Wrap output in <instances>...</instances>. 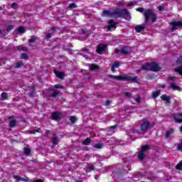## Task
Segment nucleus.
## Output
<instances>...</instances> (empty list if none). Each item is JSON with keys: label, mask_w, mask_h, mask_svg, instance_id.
Listing matches in <instances>:
<instances>
[{"label": "nucleus", "mask_w": 182, "mask_h": 182, "mask_svg": "<svg viewBox=\"0 0 182 182\" xmlns=\"http://www.w3.org/2000/svg\"><path fill=\"white\" fill-rule=\"evenodd\" d=\"M112 16L115 18V19H117L119 18H124V19H126V21H129V19L131 18L130 13L127 9H117L114 10L112 11Z\"/></svg>", "instance_id": "obj_1"}, {"label": "nucleus", "mask_w": 182, "mask_h": 182, "mask_svg": "<svg viewBox=\"0 0 182 182\" xmlns=\"http://www.w3.org/2000/svg\"><path fill=\"white\" fill-rule=\"evenodd\" d=\"M144 16L145 18V23H147L150 19L153 23L157 21V14L154 12V10L151 9L144 10Z\"/></svg>", "instance_id": "obj_2"}, {"label": "nucleus", "mask_w": 182, "mask_h": 182, "mask_svg": "<svg viewBox=\"0 0 182 182\" xmlns=\"http://www.w3.org/2000/svg\"><path fill=\"white\" fill-rule=\"evenodd\" d=\"M149 149H150V145L142 146L138 153V159H139V160L143 161V160H144V156H145L144 153H146V151H147V150H149Z\"/></svg>", "instance_id": "obj_3"}, {"label": "nucleus", "mask_w": 182, "mask_h": 182, "mask_svg": "<svg viewBox=\"0 0 182 182\" xmlns=\"http://www.w3.org/2000/svg\"><path fill=\"white\" fill-rule=\"evenodd\" d=\"M153 128V125L149 121H144L140 125V130L146 133L149 129Z\"/></svg>", "instance_id": "obj_4"}, {"label": "nucleus", "mask_w": 182, "mask_h": 182, "mask_svg": "<svg viewBox=\"0 0 182 182\" xmlns=\"http://www.w3.org/2000/svg\"><path fill=\"white\" fill-rule=\"evenodd\" d=\"M121 55H124V56H127L132 53V47L129 46H123L120 50Z\"/></svg>", "instance_id": "obj_5"}, {"label": "nucleus", "mask_w": 182, "mask_h": 182, "mask_svg": "<svg viewBox=\"0 0 182 182\" xmlns=\"http://www.w3.org/2000/svg\"><path fill=\"white\" fill-rule=\"evenodd\" d=\"M170 25H171V31L174 32V31H177V28L182 27V22L181 21H171L170 23Z\"/></svg>", "instance_id": "obj_6"}, {"label": "nucleus", "mask_w": 182, "mask_h": 182, "mask_svg": "<svg viewBox=\"0 0 182 182\" xmlns=\"http://www.w3.org/2000/svg\"><path fill=\"white\" fill-rule=\"evenodd\" d=\"M62 117H63V115L61 112H53L51 115V119L53 120H55V122H59L60 120H62Z\"/></svg>", "instance_id": "obj_7"}, {"label": "nucleus", "mask_w": 182, "mask_h": 182, "mask_svg": "<svg viewBox=\"0 0 182 182\" xmlns=\"http://www.w3.org/2000/svg\"><path fill=\"white\" fill-rule=\"evenodd\" d=\"M107 50V46L105 44L98 45L96 52L99 53V55H102V53H105Z\"/></svg>", "instance_id": "obj_8"}, {"label": "nucleus", "mask_w": 182, "mask_h": 182, "mask_svg": "<svg viewBox=\"0 0 182 182\" xmlns=\"http://www.w3.org/2000/svg\"><path fill=\"white\" fill-rule=\"evenodd\" d=\"M124 80L126 82H132L133 83H137L139 82L137 77H133L129 75H124Z\"/></svg>", "instance_id": "obj_9"}, {"label": "nucleus", "mask_w": 182, "mask_h": 182, "mask_svg": "<svg viewBox=\"0 0 182 182\" xmlns=\"http://www.w3.org/2000/svg\"><path fill=\"white\" fill-rule=\"evenodd\" d=\"M150 70L151 72H160L161 70V67L156 63H150Z\"/></svg>", "instance_id": "obj_10"}, {"label": "nucleus", "mask_w": 182, "mask_h": 182, "mask_svg": "<svg viewBox=\"0 0 182 182\" xmlns=\"http://www.w3.org/2000/svg\"><path fill=\"white\" fill-rule=\"evenodd\" d=\"M7 119L10 120L9 123V127H15L16 126V120H15L14 116H9Z\"/></svg>", "instance_id": "obj_11"}, {"label": "nucleus", "mask_w": 182, "mask_h": 182, "mask_svg": "<svg viewBox=\"0 0 182 182\" xmlns=\"http://www.w3.org/2000/svg\"><path fill=\"white\" fill-rule=\"evenodd\" d=\"M173 119L176 123H182V113L174 114Z\"/></svg>", "instance_id": "obj_12"}, {"label": "nucleus", "mask_w": 182, "mask_h": 182, "mask_svg": "<svg viewBox=\"0 0 182 182\" xmlns=\"http://www.w3.org/2000/svg\"><path fill=\"white\" fill-rule=\"evenodd\" d=\"M50 92H50V97H58L59 96V95H60V92L59 91H56V90L55 89H52V90H50Z\"/></svg>", "instance_id": "obj_13"}, {"label": "nucleus", "mask_w": 182, "mask_h": 182, "mask_svg": "<svg viewBox=\"0 0 182 182\" xmlns=\"http://www.w3.org/2000/svg\"><path fill=\"white\" fill-rule=\"evenodd\" d=\"M54 73L57 76V77H58V79H64L65 76H66L65 73L59 72V71H58L56 70H54Z\"/></svg>", "instance_id": "obj_14"}, {"label": "nucleus", "mask_w": 182, "mask_h": 182, "mask_svg": "<svg viewBox=\"0 0 182 182\" xmlns=\"http://www.w3.org/2000/svg\"><path fill=\"white\" fill-rule=\"evenodd\" d=\"M171 89H173V90H178V92H181V87L180 86L176 85L174 82H169Z\"/></svg>", "instance_id": "obj_15"}, {"label": "nucleus", "mask_w": 182, "mask_h": 182, "mask_svg": "<svg viewBox=\"0 0 182 182\" xmlns=\"http://www.w3.org/2000/svg\"><path fill=\"white\" fill-rule=\"evenodd\" d=\"M102 16L112 17L113 16V11L109 10H104L102 14Z\"/></svg>", "instance_id": "obj_16"}, {"label": "nucleus", "mask_w": 182, "mask_h": 182, "mask_svg": "<svg viewBox=\"0 0 182 182\" xmlns=\"http://www.w3.org/2000/svg\"><path fill=\"white\" fill-rule=\"evenodd\" d=\"M13 178H14L15 180H17V181H29V178H22L18 175H14L13 176Z\"/></svg>", "instance_id": "obj_17"}, {"label": "nucleus", "mask_w": 182, "mask_h": 182, "mask_svg": "<svg viewBox=\"0 0 182 182\" xmlns=\"http://www.w3.org/2000/svg\"><path fill=\"white\" fill-rule=\"evenodd\" d=\"M112 28H114L115 29L116 27V23H114V20L113 19H110L108 21V31H110V29H112Z\"/></svg>", "instance_id": "obj_18"}, {"label": "nucleus", "mask_w": 182, "mask_h": 182, "mask_svg": "<svg viewBox=\"0 0 182 182\" xmlns=\"http://www.w3.org/2000/svg\"><path fill=\"white\" fill-rule=\"evenodd\" d=\"M161 100H164V102H166V103L170 104L171 102V97L170 96H167V95H163L161 97Z\"/></svg>", "instance_id": "obj_19"}, {"label": "nucleus", "mask_w": 182, "mask_h": 182, "mask_svg": "<svg viewBox=\"0 0 182 182\" xmlns=\"http://www.w3.org/2000/svg\"><path fill=\"white\" fill-rule=\"evenodd\" d=\"M112 79H114L115 80H124V75H110Z\"/></svg>", "instance_id": "obj_20"}, {"label": "nucleus", "mask_w": 182, "mask_h": 182, "mask_svg": "<svg viewBox=\"0 0 182 182\" xmlns=\"http://www.w3.org/2000/svg\"><path fill=\"white\" fill-rule=\"evenodd\" d=\"M37 38L36 36H31V38L28 39V43H30V46H32V43H35V42H36L37 41Z\"/></svg>", "instance_id": "obj_21"}, {"label": "nucleus", "mask_w": 182, "mask_h": 182, "mask_svg": "<svg viewBox=\"0 0 182 182\" xmlns=\"http://www.w3.org/2000/svg\"><path fill=\"white\" fill-rule=\"evenodd\" d=\"M144 29H146V27H144V26L138 25L135 27V31L137 33H140L141 32V31H144Z\"/></svg>", "instance_id": "obj_22"}, {"label": "nucleus", "mask_w": 182, "mask_h": 182, "mask_svg": "<svg viewBox=\"0 0 182 182\" xmlns=\"http://www.w3.org/2000/svg\"><path fill=\"white\" fill-rule=\"evenodd\" d=\"M90 143H92L90 137H87L84 141H82V144H83L84 146H89Z\"/></svg>", "instance_id": "obj_23"}, {"label": "nucleus", "mask_w": 182, "mask_h": 182, "mask_svg": "<svg viewBox=\"0 0 182 182\" xmlns=\"http://www.w3.org/2000/svg\"><path fill=\"white\" fill-rule=\"evenodd\" d=\"M17 50H23V52H28V48L23 45H20L16 47Z\"/></svg>", "instance_id": "obj_24"}, {"label": "nucleus", "mask_w": 182, "mask_h": 182, "mask_svg": "<svg viewBox=\"0 0 182 182\" xmlns=\"http://www.w3.org/2000/svg\"><path fill=\"white\" fill-rule=\"evenodd\" d=\"M31 90L28 93V96L30 97H33V96H35V95H36V92L35 91V87H31Z\"/></svg>", "instance_id": "obj_25"}, {"label": "nucleus", "mask_w": 182, "mask_h": 182, "mask_svg": "<svg viewBox=\"0 0 182 182\" xmlns=\"http://www.w3.org/2000/svg\"><path fill=\"white\" fill-rule=\"evenodd\" d=\"M90 70H97L99 69V65L96 64H91L89 65Z\"/></svg>", "instance_id": "obj_26"}, {"label": "nucleus", "mask_w": 182, "mask_h": 182, "mask_svg": "<svg viewBox=\"0 0 182 182\" xmlns=\"http://www.w3.org/2000/svg\"><path fill=\"white\" fill-rule=\"evenodd\" d=\"M134 99L135 102L139 103V105H140V103H141V97L139 95H136L134 97Z\"/></svg>", "instance_id": "obj_27"}, {"label": "nucleus", "mask_w": 182, "mask_h": 182, "mask_svg": "<svg viewBox=\"0 0 182 182\" xmlns=\"http://www.w3.org/2000/svg\"><path fill=\"white\" fill-rule=\"evenodd\" d=\"M141 69L142 70H150V63L143 65Z\"/></svg>", "instance_id": "obj_28"}, {"label": "nucleus", "mask_w": 182, "mask_h": 182, "mask_svg": "<svg viewBox=\"0 0 182 182\" xmlns=\"http://www.w3.org/2000/svg\"><path fill=\"white\" fill-rule=\"evenodd\" d=\"M173 133H174V130L173 129H171L166 131V139H168V137H170V136H171V134H173Z\"/></svg>", "instance_id": "obj_29"}, {"label": "nucleus", "mask_w": 182, "mask_h": 182, "mask_svg": "<svg viewBox=\"0 0 182 182\" xmlns=\"http://www.w3.org/2000/svg\"><path fill=\"white\" fill-rule=\"evenodd\" d=\"M160 96V90L155 91L152 92V98L156 99Z\"/></svg>", "instance_id": "obj_30"}, {"label": "nucleus", "mask_w": 182, "mask_h": 182, "mask_svg": "<svg viewBox=\"0 0 182 182\" xmlns=\"http://www.w3.org/2000/svg\"><path fill=\"white\" fill-rule=\"evenodd\" d=\"M53 144H58L59 143V138L58 136H54L52 139Z\"/></svg>", "instance_id": "obj_31"}, {"label": "nucleus", "mask_w": 182, "mask_h": 182, "mask_svg": "<svg viewBox=\"0 0 182 182\" xmlns=\"http://www.w3.org/2000/svg\"><path fill=\"white\" fill-rule=\"evenodd\" d=\"M24 154L26 156H29V154H31V149H29L28 147H25L24 148Z\"/></svg>", "instance_id": "obj_32"}, {"label": "nucleus", "mask_w": 182, "mask_h": 182, "mask_svg": "<svg viewBox=\"0 0 182 182\" xmlns=\"http://www.w3.org/2000/svg\"><path fill=\"white\" fill-rule=\"evenodd\" d=\"M124 96H126V97H127L128 99H132V97H133V94H132V92H125Z\"/></svg>", "instance_id": "obj_33"}, {"label": "nucleus", "mask_w": 182, "mask_h": 182, "mask_svg": "<svg viewBox=\"0 0 182 182\" xmlns=\"http://www.w3.org/2000/svg\"><path fill=\"white\" fill-rule=\"evenodd\" d=\"M177 80V78L176 77V76H168V82H174Z\"/></svg>", "instance_id": "obj_34"}, {"label": "nucleus", "mask_w": 182, "mask_h": 182, "mask_svg": "<svg viewBox=\"0 0 182 182\" xmlns=\"http://www.w3.org/2000/svg\"><path fill=\"white\" fill-rule=\"evenodd\" d=\"M18 33H25V28L22 26H20L17 28Z\"/></svg>", "instance_id": "obj_35"}, {"label": "nucleus", "mask_w": 182, "mask_h": 182, "mask_svg": "<svg viewBox=\"0 0 182 182\" xmlns=\"http://www.w3.org/2000/svg\"><path fill=\"white\" fill-rule=\"evenodd\" d=\"M21 66H23V63H22V61H18L16 63V69H19Z\"/></svg>", "instance_id": "obj_36"}, {"label": "nucleus", "mask_w": 182, "mask_h": 182, "mask_svg": "<svg viewBox=\"0 0 182 182\" xmlns=\"http://www.w3.org/2000/svg\"><path fill=\"white\" fill-rule=\"evenodd\" d=\"M21 59H24L25 60L29 59V56H28V54L26 53H22L21 55Z\"/></svg>", "instance_id": "obj_37"}, {"label": "nucleus", "mask_w": 182, "mask_h": 182, "mask_svg": "<svg viewBox=\"0 0 182 182\" xmlns=\"http://www.w3.org/2000/svg\"><path fill=\"white\" fill-rule=\"evenodd\" d=\"M68 8L69 9H73L75 8H77V5H76L75 3H71L68 5Z\"/></svg>", "instance_id": "obj_38"}, {"label": "nucleus", "mask_w": 182, "mask_h": 182, "mask_svg": "<svg viewBox=\"0 0 182 182\" xmlns=\"http://www.w3.org/2000/svg\"><path fill=\"white\" fill-rule=\"evenodd\" d=\"M176 170H182V160L176 166Z\"/></svg>", "instance_id": "obj_39"}, {"label": "nucleus", "mask_w": 182, "mask_h": 182, "mask_svg": "<svg viewBox=\"0 0 182 182\" xmlns=\"http://www.w3.org/2000/svg\"><path fill=\"white\" fill-rule=\"evenodd\" d=\"M14 28H15V26L14 25H9L6 28V32H8V33L11 32V31H12V29H14Z\"/></svg>", "instance_id": "obj_40"}, {"label": "nucleus", "mask_w": 182, "mask_h": 182, "mask_svg": "<svg viewBox=\"0 0 182 182\" xmlns=\"http://www.w3.org/2000/svg\"><path fill=\"white\" fill-rule=\"evenodd\" d=\"M1 97H2L3 100H6V99H8V94L6 92H3L1 93Z\"/></svg>", "instance_id": "obj_41"}, {"label": "nucleus", "mask_w": 182, "mask_h": 182, "mask_svg": "<svg viewBox=\"0 0 182 182\" xmlns=\"http://www.w3.org/2000/svg\"><path fill=\"white\" fill-rule=\"evenodd\" d=\"M39 130H41V128H39L38 129H34V130L30 131L29 134H35V133H39Z\"/></svg>", "instance_id": "obj_42"}, {"label": "nucleus", "mask_w": 182, "mask_h": 182, "mask_svg": "<svg viewBox=\"0 0 182 182\" xmlns=\"http://www.w3.org/2000/svg\"><path fill=\"white\" fill-rule=\"evenodd\" d=\"M94 147L95 149H102V147H103V145L102 144L98 143V144H95Z\"/></svg>", "instance_id": "obj_43"}, {"label": "nucleus", "mask_w": 182, "mask_h": 182, "mask_svg": "<svg viewBox=\"0 0 182 182\" xmlns=\"http://www.w3.org/2000/svg\"><path fill=\"white\" fill-rule=\"evenodd\" d=\"M70 121L73 123H75L76 122V117L75 116H71L70 117Z\"/></svg>", "instance_id": "obj_44"}, {"label": "nucleus", "mask_w": 182, "mask_h": 182, "mask_svg": "<svg viewBox=\"0 0 182 182\" xmlns=\"http://www.w3.org/2000/svg\"><path fill=\"white\" fill-rule=\"evenodd\" d=\"M136 11H138V12H141V14H143V12L144 13V9H143V7H139V8H137L136 9Z\"/></svg>", "instance_id": "obj_45"}, {"label": "nucleus", "mask_w": 182, "mask_h": 182, "mask_svg": "<svg viewBox=\"0 0 182 182\" xmlns=\"http://www.w3.org/2000/svg\"><path fill=\"white\" fill-rule=\"evenodd\" d=\"M112 66L114 68H119V66H120V63L119 62H114L113 64H112Z\"/></svg>", "instance_id": "obj_46"}, {"label": "nucleus", "mask_w": 182, "mask_h": 182, "mask_svg": "<svg viewBox=\"0 0 182 182\" xmlns=\"http://www.w3.org/2000/svg\"><path fill=\"white\" fill-rule=\"evenodd\" d=\"M176 63L182 64V55L177 59Z\"/></svg>", "instance_id": "obj_47"}, {"label": "nucleus", "mask_w": 182, "mask_h": 182, "mask_svg": "<svg viewBox=\"0 0 182 182\" xmlns=\"http://www.w3.org/2000/svg\"><path fill=\"white\" fill-rule=\"evenodd\" d=\"M51 38L52 35L50 33H47L45 37L46 39H50Z\"/></svg>", "instance_id": "obj_48"}, {"label": "nucleus", "mask_w": 182, "mask_h": 182, "mask_svg": "<svg viewBox=\"0 0 182 182\" xmlns=\"http://www.w3.org/2000/svg\"><path fill=\"white\" fill-rule=\"evenodd\" d=\"M54 87H55V89H62L63 88V87H62V85L57 84L55 85H54Z\"/></svg>", "instance_id": "obj_49"}, {"label": "nucleus", "mask_w": 182, "mask_h": 182, "mask_svg": "<svg viewBox=\"0 0 182 182\" xmlns=\"http://www.w3.org/2000/svg\"><path fill=\"white\" fill-rule=\"evenodd\" d=\"M81 52H86V53H89V48H84L81 50Z\"/></svg>", "instance_id": "obj_50"}, {"label": "nucleus", "mask_w": 182, "mask_h": 182, "mask_svg": "<svg viewBox=\"0 0 182 182\" xmlns=\"http://www.w3.org/2000/svg\"><path fill=\"white\" fill-rule=\"evenodd\" d=\"M18 4H16V3H12L11 4V8H13L14 9H16V6Z\"/></svg>", "instance_id": "obj_51"}, {"label": "nucleus", "mask_w": 182, "mask_h": 182, "mask_svg": "<svg viewBox=\"0 0 182 182\" xmlns=\"http://www.w3.org/2000/svg\"><path fill=\"white\" fill-rule=\"evenodd\" d=\"M50 133H51V132L50 130H47V131H46L45 134H46V136H49V134H50Z\"/></svg>", "instance_id": "obj_52"}, {"label": "nucleus", "mask_w": 182, "mask_h": 182, "mask_svg": "<svg viewBox=\"0 0 182 182\" xmlns=\"http://www.w3.org/2000/svg\"><path fill=\"white\" fill-rule=\"evenodd\" d=\"M89 170H90V171L95 170V166H89Z\"/></svg>", "instance_id": "obj_53"}, {"label": "nucleus", "mask_w": 182, "mask_h": 182, "mask_svg": "<svg viewBox=\"0 0 182 182\" xmlns=\"http://www.w3.org/2000/svg\"><path fill=\"white\" fill-rule=\"evenodd\" d=\"M110 103H111L110 100H107L105 105H106V106H110Z\"/></svg>", "instance_id": "obj_54"}, {"label": "nucleus", "mask_w": 182, "mask_h": 182, "mask_svg": "<svg viewBox=\"0 0 182 182\" xmlns=\"http://www.w3.org/2000/svg\"><path fill=\"white\" fill-rule=\"evenodd\" d=\"M114 53H115V54L120 53V50H119V49H117V48L115 49Z\"/></svg>", "instance_id": "obj_55"}, {"label": "nucleus", "mask_w": 182, "mask_h": 182, "mask_svg": "<svg viewBox=\"0 0 182 182\" xmlns=\"http://www.w3.org/2000/svg\"><path fill=\"white\" fill-rule=\"evenodd\" d=\"M56 29H57L56 27H52V28H50V30L53 31V32H55Z\"/></svg>", "instance_id": "obj_56"}, {"label": "nucleus", "mask_w": 182, "mask_h": 182, "mask_svg": "<svg viewBox=\"0 0 182 182\" xmlns=\"http://www.w3.org/2000/svg\"><path fill=\"white\" fill-rule=\"evenodd\" d=\"M111 70L112 72H114V70H116V68H114L113 65H112Z\"/></svg>", "instance_id": "obj_57"}, {"label": "nucleus", "mask_w": 182, "mask_h": 182, "mask_svg": "<svg viewBox=\"0 0 182 182\" xmlns=\"http://www.w3.org/2000/svg\"><path fill=\"white\" fill-rule=\"evenodd\" d=\"M34 182H43L42 179H36Z\"/></svg>", "instance_id": "obj_58"}, {"label": "nucleus", "mask_w": 182, "mask_h": 182, "mask_svg": "<svg viewBox=\"0 0 182 182\" xmlns=\"http://www.w3.org/2000/svg\"><path fill=\"white\" fill-rule=\"evenodd\" d=\"M117 127V125L111 126L109 129H116Z\"/></svg>", "instance_id": "obj_59"}, {"label": "nucleus", "mask_w": 182, "mask_h": 182, "mask_svg": "<svg viewBox=\"0 0 182 182\" xmlns=\"http://www.w3.org/2000/svg\"><path fill=\"white\" fill-rule=\"evenodd\" d=\"M158 9H159V11H163V7H162V6H158Z\"/></svg>", "instance_id": "obj_60"}, {"label": "nucleus", "mask_w": 182, "mask_h": 182, "mask_svg": "<svg viewBox=\"0 0 182 182\" xmlns=\"http://www.w3.org/2000/svg\"><path fill=\"white\" fill-rule=\"evenodd\" d=\"M117 5H123V2L119 1L118 4H117Z\"/></svg>", "instance_id": "obj_61"}, {"label": "nucleus", "mask_w": 182, "mask_h": 182, "mask_svg": "<svg viewBox=\"0 0 182 182\" xmlns=\"http://www.w3.org/2000/svg\"><path fill=\"white\" fill-rule=\"evenodd\" d=\"M75 182H83V181L80 180H75Z\"/></svg>", "instance_id": "obj_62"}, {"label": "nucleus", "mask_w": 182, "mask_h": 182, "mask_svg": "<svg viewBox=\"0 0 182 182\" xmlns=\"http://www.w3.org/2000/svg\"><path fill=\"white\" fill-rule=\"evenodd\" d=\"M0 11H2V6H0Z\"/></svg>", "instance_id": "obj_63"}, {"label": "nucleus", "mask_w": 182, "mask_h": 182, "mask_svg": "<svg viewBox=\"0 0 182 182\" xmlns=\"http://www.w3.org/2000/svg\"><path fill=\"white\" fill-rule=\"evenodd\" d=\"M1 123H2V119H0V124H1Z\"/></svg>", "instance_id": "obj_64"}]
</instances>
